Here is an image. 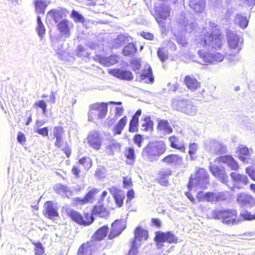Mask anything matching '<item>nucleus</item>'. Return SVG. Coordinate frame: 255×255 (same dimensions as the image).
Returning <instances> with one entry per match:
<instances>
[{
    "mask_svg": "<svg viewBox=\"0 0 255 255\" xmlns=\"http://www.w3.org/2000/svg\"><path fill=\"white\" fill-rule=\"evenodd\" d=\"M224 36L219 33V30L216 28L212 31L209 28L203 27L201 34L198 39H196L197 43L203 47L217 49L220 48L223 44Z\"/></svg>",
    "mask_w": 255,
    "mask_h": 255,
    "instance_id": "f257e3e1",
    "label": "nucleus"
},
{
    "mask_svg": "<svg viewBox=\"0 0 255 255\" xmlns=\"http://www.w3.org/2000/svg\"><path fill=\"white\" fill-rule=\"evenodd\" d=\"M166 149V145L163 141H150L143 148L142 155L150 161H156Z\"/></svg>",
    "mask_w": 255,
    "mask_h": 255,
    "instance_id": "f03ea898",
    "label": "nucleus"
},
{
    "mask_svg": "<svg viewBox=\"0 0 255 255\" xmlns=\"http://www.w3.org/2000/svg\"><path fill=\"white\" fill-rule=\"evenodd\" d=\"M237 211L235 209H215L211 212L212 218L219 220L223 224L231 226L239 222L237 219Z\"/></svg>",
    "mask_w": 255,
    "mask_h": 255,
    "instance_id": "7ed1b4c3",
    "label": "nucleus"
},
{
    "mask_svg": "<svg viewBox=\"0 0 255 255\" xmlns=\"http://www.w3.org/2000/svg\"><path fill=\"white\" fill-rule=\"evenodd\" d=\"M209 175L207 171L204 168H199L194 175H191L188 188L189 190H197L199 189H205L209 184Z\"/></svg>",
    "mask_w": 255,
    "mask_h": 255,
    "instance_id": "20e7f679",
    "label": "nucleus"
},
{
    "mask_svg": "<svg viewBox=\"0 0 255 255\" xmlns=\"http://www.w3.org/2000/svg\"><path fill=\"white\" fill-rule=\"evenodd\" d=\"M172 105L175 110L188 116H193L197 112V107L190 100L174 99L172 102Z\"/></svg>",
    "mask_w": 255,
    "mask_h": 255,
    "instance_id": "39448f33",
    "label": "nucleus"
},
{
    "mask_svg": "<svg viewBox=\"0 0 255 255\" xmlns=\"http://www.w3.org/2000/svg\"><path fill=\"white\" fill-rule=\"evenodd\" d=\"M108 111L107 103H95L90 105L88 113V119L93 121L95 119H104Z\"/></svg>",
    "mask_w": 255,
    "mask_h": 255,
    "instance_id": "423d86ee",
    "label": "nucleus"
},
{
    "mask_svg": "<svg viewBox=\"0 0 255 255\" xmlns=\"http://www.w3.org/2000/svg\"><path fill=\"white\" fill-rule=\"evenodd\" d=\"M198 54L200 58L198 62L202 65L220 62L224 59V55L223 54L220 52H216L213 50L212 52H208L198 51Z\"/></svg>",
    "mask_w": 255,
    "mask_h": 255,
    "instance_id": "0eeeda50",
    "label": "nucleus"
},
{
    "mask_svg": "<svg viewBox=\"0 0 255 255\" xmlns=\"http://www.w3.org/2000/svg\"><path fill=\"white\" fill-rule=\"evenodd\" d=\"M228 45L231 51V55H235L240 51L243 42L241 36L233 32L229 31L227 32Z\"/></svg>",
    "mask_w": 255,
    "mask_h": 255,
    "instance_id": "6e6552de",
    "label": "nucleus"
},
{
    "mask_svg": "<svg viewBox=\"0 0 255 255\" xmlns=\"http://www.w3.org/2000/svg\"><path fill=\"white\" fill-rule=\"evenodd\" d=\"M205 149L212 154L222 153L226 151L223 143L213 139H208L204 142Z\"/></svg>",
    "mask_w": 255,
    "mask_h": 255,
    "instance_id": "1a4fd4ad",
    "label": "nucleus"
},
{
    "mask_svg": "<svg viewBox=\"0 0 255 255\" xmlns=\"http://www.w3.org/2000/svg\"><path fill=\"white\" fill-rule=\"evenodd\" d=\"M170 15V8L168 5L162 4L155 7V18L159 25L165 27L164 20Z\"/></svg>",
    "mask_w": 255,
    "mask_h": 255,
    "instance_id": "9d476101",
    "label": "nucleus"
},
{
    "mask_svg": "<svg viewBox=\"0 0 255 255\" xmlns=\"http://www.w3.org/2000/svg\"><path fill=\"white\" fill-rule=\"evenodd\" d=\"M236 152L239 159L244 163L255 165V158L252 159L250 157L253 153L251 149H249L244 145H240L237 148Z\"/></svg>",
    "mask_w": 255,
    "mask_h": 255,
    "instance_id": "9b49d317",
    "label": "nucleus"
},
{
    "mask_svg": "<svg viewBox=\"0 0 255 255\" xmlns=\"http://www.w3.org/2000/svg\"><path fill=\"white\" fill-rule=\"evenodd\" d=\"M162 161L167 165L177 168L184 165L183 157L179 154H171L166 156Z\"/></svg>",
    "mask_w": 255,
    "mask_h": 255,
    "instance_id": "f8f14e48",
    "label": "nucleus"
},
{
    "mask_svg": "<svg viewBox=\"0 0 255 255\" xmlns=\"http://www.w3.org/2000/svg\"><path fill=\"white\" fill-rule=\"evenodd\" d=\"M230 176L233 182L234 187L242 189L249 183V179L245 174L232 172L230 174Z\"/></svg>",
    "mask_w": 255,
    "mask_h": 255,
    "instance_id": "ddd939ff",
    "label": "nucleus"
},
{
    "mask_svg": "<svg viewBox=\"0 0 255 255\" xmlns=\"http://www.w3.org/2000/svg\"><path fill=\"white\" fill-rule=\"evenodd\" d=\"M155 241L159 245V243L167 242L170 244L176 243L177 242V238L172 233V232H158L156 233L155 237Z\"/></svg>",
    "mask_w": 255,
    "mask_h": 255,
    "instance_id": "4468645a",
    "label": "nucleus"
},
{
    "mask_svg": "<svg viewBox=\"0 0 255 255\" xmlns=\"http://www.w3.org/2000/svg\"><path fill=\"white\" fill-rule=\"evenodd\" d=\"M126 227V221L125 220H117L112 225L111 232L109 235V239H113L119 236Z\"/></svg>",
    "mask_w": 255,
    "mask_h": 255,
    "instance_id": "2eb2a0df",
    "label": "nucleus"
},
{
    "mask_svg": "<svg viewBox=\"0 0 255 255\" xmlns=\"http://www.w3.org/2000/svg\"><path fill=\"white\" fill-rule=\"evenodd\" d=\"M237 202L242 206L251 207L255 204V198L249 194L242 193L237 195Z\"/></svg>",
    "mask_w": 255,
    "mask_h": 255,
    "instance_id": "dca6fc26",
    "label": "nucleus"
},
{
    "mask_svg": "<svg viewBox=\"0 0 255 255\" xmlns=\"http://www.w3.org/2000/svg\"><path fill=\"white\" fill-rule=\"evenodd\" d=\"M66 212L67 215L73 221L80 225L88 226L90 225L94 221L92 217H91L92 219L91 222H86L84 221L82 216L79 212L71 209H67Z\"/></svg>",
    "mask_w": 255,
    "mask_h": 255,
    "instance_id": "f3484780",
    "label": "nucleus"
},
{
    "mask_svg": "<svg viewBox=\"0 0 255 255\" xmlns=\"http://www.w3.org/2000/svg\"><path fill=\"white\" fill-rule=\"evenodd\" d=\"M87 140L89 144L94 149L98 150L100 148L102 141L98 132H91L87 137Z\"/></svg>",
    "mask_w": 255,
    "mask_h": 255,
    "instance_id": "a211bd4d",
    "label": "nucleus"
},
{
    "mask_svg": "<svg viewBox=\"0 0 255 255\" xmlns=\"http://www.w3.org/2000/svg\"><path fill=\"white\" fill-rule=\"evenodd\" d=\"M72 27H73L72 23L66 19L61 20L58 24V30L66 38L69 37L70 30Z\"/></svg>",
    "mask_w": 255,
    "mask_h": 255,
    "instance_id": "6ab92c4d",
    "label": "nucleus"
},
{
    "mask_svg": "<svg viewBox=\"0 0 255 255\" xmlns=\"http://www.w3.org/2000/svg\"><path fill=\"white\" fill-rule=\"evenodd\" d=\"M99 191L96 188L92 189L85 196L84 198L76 197L75 201L77 204L83 205L92 202L94 196L98 193Z\"/></svg>",
    "mask_w": 255,
    "mask_h": 255,
    "instance_id": "aec40b11",
    "label": "nucleus"
},
{
    "mask_svg": "<svg viewBox=\"0 0 255 255\" xmlns=\"http://www.w3.org/2000/svg\"><path fill=\"white\" fill-rule=\"evenodd\" d=\"M138 79L139 81L147 83L153 82L154 78L152 74V70L149 65H145L143 73L139 75Z\"/></svg>",
    "mask_w": 255,
    "mask_h": 255,
    "instance_id": "412c9836",
    "label": "nucleus"
},
{
    "mask_svg": "<svg viewBox=\"0 0 255 255\" xmlns=\"http://www.w3.org/2000/svg\"><path fill=\"white\" fill-rule=\"evenodd\" d=\"M109 72L114 76L122 79L130 80L132 79V74L129 71L115 69L111 70Z\"/></svg>",
    "mask_w": 255,
    "mask_h": 255,
    "instance_id": "4be33fe9",
    "label": "nucleus"
},
{
    "mask_svg": "<svg viewBox=\"0 0 255 255\" xmlns=\"http://www.w3.org/2000/svg\"><path fill=\"white\" fill-rule=\"evenodd\" d=\"M189 5L196 12L201 13L205 8L206 1L205 0H189Z\"/></svg>",
    "mask_w": 255,
    "mask_h": 255,
    "instance_id": "5701e85b",
    "label": "nucleus"
},
{
    "mask_svg": "<svg viewBox=\"0 0 255 255\" xmlns=\"http://www.w3.org/2000/svg\"><path fill=\"white\" fill-rule=\"evenodd\" d=\"M148 238V233L146 230L140 227H137L134 230V237L132 241H135L141 244L142 241L146 240Z\"/></svg>",
    "mask_w": 255,
    "mask_h": 255,
    "instance_id": "b1692460",
    "label": "nucleus"
},
{
    "mask_svg": "<svg viewBox=\"0 0 255 255\" xmlns=\"http://www.w3.org/2000/svg\"><path fill=\"white\" fill-rule=\"evenodd\" d=\"M184 83L189 90L194 91L200 87V83L193 76H186L184 78Z\"/></svg>",
    "mask_w": 255,
    "mask_h": 255,
    "instance_id": "393cba45",
    "label": "nucleus"
},
{
    "mask_svg": "<svg viewBox=\"0 0 255 255\" xmlns=\"http://www.w3.org/2000/svg\"><path fill=\"white\" fill-rule=\"evenodd\" d=\"M221 162L227 164L232 170H237L239 165L231 156L226 155L220 157Z\"/></svg>",
    "mask_w": 255,
    "mask_h": 255,
    "instance_id": "a878e982",
    "label": "nucleus"
},
{
    "mask_svg": "<svg viewBox=\"0 0 255 255\" xmlns=\"http://www.w3.org/2000/svg\"><path fill=\"white\" fill-rule=\"evenodd\" d=\"M44 207L45 208L44 214L46 217L52 219L58 216V213L57 210L53 207L51 202H46L45 203Z\"/></svg>",
    "mask_w": 255,
    "mask_h": 255,
    "instance_id": "bb28decb",
    "label": "nucleus"
},
{
    "mask_svg": "<svg viewBox=\"0 0 255 255\" xmlns=\"http://www.w3.org/2000/svg\"><path fill=\"white\" fill-rule=\"evenodd\" d=\"M210 169L212 173L215 177L221 178L223 183L227 184L228 176L225 174L224 171L221 170L218 167L215 165H211Z\"/></svg>",
    "mask_w": 255,
    "mask_h": 255,
    "instance_id": "cd10ccee",
    "label": "nucleus"
},
{
    "mask_svg": "<svg viewBox=\"0 0 255 255\" xmlns=\"http://www.w3.org/2000/svg\"><path fill=\"white\" fill-rule=\"evenodd\" d=\"M206 201L211 202H217L226 199L225 195L223 193H206L205 196Z\"/></svg>",
    "mask_w": 255,
    "mask_h": 255,
    "instance_id": "c85d7f7f",
    "label": "nucleus"
},
{
    "mask_svg": "<svg viewBox=\"0 0 255 255\" xmlns=\"http://www.w3.org/2000/svg\"><path fill=\"white\" fill-rule=\"evenodd\" d=\"M157 129L159 131L162 132L164 134H170L172 132L171 128L168 122L165 120H162L159 121Z\"/></svg>",
    "mask_w": 255,
    "mask_h": 255,
    "instance_id": "c756f323",
    "label": "nucleus"
},
{
    "mask_svg": "<svg viewBox=\"0 0 255 255\" xmlns=\"http://www.w3.org/2000/svg\"><path fill=\"white\" fill-rule=\"evenodd\" d=\"M109 228L107 226L100 228L91 238L93 241H101L107 235Z\"/></svg>",
    "mask_w": 255,
    "mask_h": 255,
    "instance_id": "7c9ffc66",
    "label": "nucleus"
},
{
    "mask_svg": "<svg viewBox=\"0 0 255 255\" xmlns=\"http://www.w3.org/2000/svg\"><path fill=\"white\" fill-rule=\"evenodd\" d=\"M127 121L128 119L126 116L119 121L118 123L113 128V132L114 135L120 134L122 133V131L126 126Z\"/></svg>",
    "mask_w": 255,
    "mask_h": 255,
    "instance_id": "2f4dec72",
    "label": "nucleus"
},
{
    "mask_svg": "<svg viewBox=\"0 0 255 255\" xmlns=\"http://www.w3.org/2000/svg\"><path fill=\"white\" fill-rule=\"evenodd\" d=\"M91 244L90 242L82 244L79 248L77 255H91Z\"/></svg>",
    "mask_w": 255,
    "mask_h": 255,
    "instance_id": "473e14b6",
    "label": "nucleus"
},
{
    "mask_svg": "<svg viewBox=\"0 0 255 255\" xmlns=\"http://www.w3.org/2000/svg\"><path fill=\"white\" fill-rule=\"evenodd\" d=\"M235 21L236 24H238L243 29L247 27L249 22L247 17L240 14H238L236 15Z\"/></svg>",
    "mask_w": 255,
    "mask_h": 255,
    "instance_id": "72a5a7b5",
    "label": "nucleus"
},
{
    "mask_svg": "<svg viewBox=\"0 0 255 255\" xmlns=\"http://www.w3.org/2000/svg\"><path fill=\"white\" fill-rule=\"evenodd\" d=\"M54 189L57 193L64 194L67 197H69L71 194L68 187L64 185L57 184L54 187Z\"/></svg>",
    "mask_w": 255,
    "mask_h": 255,
    "instance_id": "f704fd0d",
    "label": "nucleus"
},
{
    "mask_svg": "<svg viewBox=\"0 0 255 255\" xmlns=\"http://www.w3.org/2000/svg\"><path fill=\"white\" fill-rule=\"evenodd\" d=\"M120 144L116 141L113 140L107 145L106 151L109 154H113L115 151H120Z\"/></svg>",
    "mask_w": 255,
    "mask_h": 255,
    "instance_id": "c9c22d12",
    "label": "nucleus"
},
{
    "mask_svg": "<svg viewBox=\"0 0 255 255\" xmlns=\"http://www.w3.org/2000/svg\"><path fill=\"white\" fill-rule=\"evenodd\" d=\"M130 37L125 35H119L118 37L113 41L114 45L118 47L123 44H125L130 40Z\"/></svg>",
    "mask_w": 255,
    "mask_h": 255,
    "instance_id": "e433bc0d",
    "label": "nucleus"
},
{
    "mask_svg": "<svg viewBox=\"0 0 255 255\" xmlns=\"http://www.w3.org/2000/svg\"><path fill=\"white\" fill-rule=\"evenodd\" d=\"M118 61V57L116 55H112L107 57H104L101 59V62L106 66L113 65Z\"/></svg>",
    "mask_w": 255,
    "mask_h": 255,
    "instance_id": "4c0bfd02",
    "label": "nucleus"
},
{
    "mask_svg": "<svg viewBox=\"0 0 255 255\" xmlns=\"http://www.w3.org/2000/svg\"><path fill=\"white\" fill-rule=\"evenodd\" d=\"M93 212L94 214L98 215L102 217H105L108 215L105 207L102 204L96 206L93 209Z\"/></svg>",
    "mask_w": 255,
    "mask_h": 255,
    "instance_id": "58836bf2",
    "label": "nucleus"
},
{
    "mask_svg": "<svg viewBox=\"0 0 255 255\" xmlns=\"http://www.w3.org/2000/svg\"><path fill=\"white\" fill-rule=\"evenodd\" d=\"M35 6L37 13H44V10L47 6V3L45 0H35Z\"/></svg>",
    "mask_w": 255,
    "mask_h": 255,
    "instance_id": "ea45409f",
    "label": "nucleus"
},
{
    "mask_svg": "<svg viewBox=\"0 0 255 255\" xmlns=\"http://www.w3.org/2000/svg\"><path fill=\"white\" fill-rule=\"evenodd\" d=\"M130 244V249L127 255H137L138 253V248L140 246L141 244L135 242V241H132Z\"/></svg>",
    "mask_w": 255,
    "mask_h": 255,
    "instance_id": "a19ab883",
    "label": "nucleus"
},
{
    "mask_svg": "<svg viewBox=\"0 0 255 255\" xmlns=\"http://www.w3.org/2000/svg\"><path fill=\"white\" fill-rule=\"evenodd\" d=\"M136 51V48L132 43L128 44V45L125 46L123 50V53L125 56L132 55Z\"/></svg>",
    "mask_w": 255,
    "mask_h": 255,
    "instance_id": "79ce46f5",
    "label": "nucleus"
},
{
    "mask_svg": "<svg viewBox=\"0 0 255 255\" xmlns=\"http://www.w3.org/2000/svg\"><path fill=\"white\" fill-rule=\"evenodd\" d=\"M37 27L36 28V30L38 33V35L40 37L42 38L45 33V27L41 20L40 17L39 16H37Z\"/></svg>",
    "mask_w": 255,
    "mask_h": 255,
    "instance_id": "37998d69",
    "label": "nucleus"
},
{
    "mask_svg": "<svg viewBox=\"0 0 255 255\" xmlns=\"http://www.w3.org/2000/svg\"><path fill=\"white\" fill-rule=\"evenodd\" d=\"M170 142V146L174 148L179 149L181 151H184L185 147L183 145H178V138L175 136H171L169 137Z\"/></svg>",
    "mask_w": 255,
    "mask_h": 255,
    "instance_id": "c03bdc74",
    "label": "nucleus"
},
{
    "mask_svg": "<svg viewBox=\"0 0 255 255\" xmlns=\"http://www.w3.org/2000/svg\"><path fill=\"white\" fill-rule=\"evenodd\" d=\"M152 122L149 117H145L141 124V129L143 130H148L152 127Z\"/></svg>",
    "mask_w": 255,
    "mask_h": 255,
    "instance_id": "a18cd8bd",
    "label": "nucleus"
},
{
    "mask_svg": "<svg viewBox=\"0 0 255 255\" xmlns=\"http://www.w3.org/2000/svg\"><path fill=\"white\" fill-rule=\"evenodd\" d=\"M184 26L187 32H191V31L196 28V23L193 22L192 20H189L186 19L184 21Z\"/></svg>",
    "mask_w": 255,
    "mask_h": 255,
    "instance_id": "49530a36",
    "label": "nucleus"
},
{
    "mask_svg": "<svg viewBox=\"0 0 255 255\" xmlns=\"http://www.w3.org/2000/svg\"><path fill=\"white\" fill-rule=\"evenodd\" d=\"M79 163L83 165L85 169H89L92 165V160L89 157H83L79 160Z\"/></svg>",
    "mask_w": 255,
    "mask_h": 255,
    "instance_id": "de8ad7c7",
    "label": "nucleus"
},
{
    "mask_svg": "<svg viewBox=\"0 0 255 255\" xmlns=\"http://www.w3.org/2000/svg\"><path fill=\"white\" fill-rule=\"evenodd\" d=\"M32 244L35 247V251L36 255H42L44 254V248L40 242H32Z\"/></svg>",
    "mask_w": 255,
    "mask_h": 255,
    "instance_id": "09e8293b",
    "label": "nucleus"
},
{
    "mask_svg": "<svg viewBox=\"0 0 255 255\" xmlns=\"http://www.w3.org/2000/svg\"><path fill=\"white\" fill-rule=\"evenodd\" d=\"M138 120H136L135 118H132L129 122V131L135 132L137 130V125Z\"/></svg>",
    "mask_w": 255,
    "mask_h": 255,
    "instance_id": "8fccbe9b",
    "label": "nucleus"
},
{
    "mask_svg": "<svg viewBox=\"0 0 255 255\" xmlns=\"http://www.w3.org/2000/svg\"><path fill=\"white\" fill-rule=\"evenodd\" d=\"M48 15L53 18L55 22H58V21L61 18V13L57 10H52L48 12Z\"/></svg>",
    "mask_w": 255,
    "mask_h": 255,
    "instance_id": "3c124183",
    "label": "nucleus"
},
{
    "mask_svg": "<svg viewBox=\"0 0 255 255\" xmlns=\"http://www.w3.org/2000/svg\"><path fill=\"white\" fill-rule=\"evenodd\" d=\"M71 16L76 22H84V17L77 11L73 10L71 13Z\"/></svg>",
    "mask_w": 255,
    "mask_h": 255,
    "instance_id": "603ef678",
    "label": "nucleus"
},
{
    "mask_svg": "<svg viewBox=\"0 0 255 255\" xmlns=\"http://www.w3.org/2000/svg\"><path fill=\"white\" fill-rule=\"evenodd\" d=\"M157 55L162 62L164 61L168 58L167 52L162 48H159L157 51Z\"/></svg>",
    "mask_w": 255,
    "mask_h": 255,
    "instance_id": "864d4df0",
    "label": "nucleus"
},
{
    "mask_svg": "<svg viewBox=\"0 0 255 255\" xmlns=\"http://www.w3.org/2000/svg\"><path fill=\"white\" fill-rule=\"evenodd\" d=\"M241 216L247 220H255V214H252L247 210H243L241 213Z\"/></svg>",
    "mask_w": 255,
    "mask_h": 255,
    "instance_id": "5fc2aeb1",
    "label": "nucleus"
},
{
    "mask_svg": "<svg viewBox=\"0 0 255 255\" xmlns=\"http://www.w3.org/2000/svg\"><path fill=\"white\" fill-rule=\"evenodd\" d=\"M116 204L118 207H121L123 204L124 199L125 198V194L124 193L121 192L114 197Z\"/></svg>",
    "mask_w": 255,
    "mask_h": 255,
    "instance_id": "6e6d98bb",
    "label": "nucleus"
},
{
    "mask_svg": "<svg viewBox=\"0 0 255 255\" xmlns=\"http://www.w3.org/2000/svg\"><path fill=\"white\" fill-rule=\"evenodd\" d=\"M171 170L170 169H162L158 173V177L160 178L165 179L171 174Z\"/></svg>",
    "mask_w": 255,
    "mask_h": 255,
    "instance_id": "4d7b16f0",
    "label": "nucleus"
},
{
    "mask_svg": "<svg viewBox=\"0 0 255 255\" xmlns=\"http://www.w3.org/2000/svg\"><path fill=\"white\" fill-rule=\"evenodd\" d=\"M55 144L56 146L61 148L62 150H63L64 148L66 149V147L67 146V143L64 142L63 141L62 137L56 138V141Z\"/></svg>",
    "mask_w": 255,
    "mask_h": 255,
    "instance_id": "13d9d810",
    "label": "nucleus"
},
{
    "mask_svg": "<svg viewBox=\"0 0 255 255\" xmlns=\"http://www.w3.org/2000/svg\"><path fill=\"white\" fill-rule=\"evenodd\" d=\"M127 158L129 161H127L128 164H131L134 159V153L133 148H130L128 149V152L126 153Z\"/></svg>",
    "mask_w": 255,
    "mask_h": 255,
    "instance_id": "bf43d9fd",
    "label": "nucleus"
},
{
    "mask_svg": "<svg viewBox=\"0 0 255 255\" xmlns=\"http://www.w3.org/2000/svg\"><path fill=\"white\" fill-rule=\"evenodd\" d=\"M246 173L254 181H255V170L253 166H251L246 168Z\"/></svg>",
    "mask_w": 255,
    "mask_h": 255,
    "instance_id": "052dcab7",
    "label": "nucleus"
},
{
    "mask_svg": "<svg viewBox=\"0 0 255 255\" xmlns=\"http://www.w3.org/2000/svg\"><path fill=\"white\" fill-rule=\"evenodd\" d=\"M63 129L60 127H55L53 130V135L55 138L62 137Z\"/></svg>",
    "mask_w": 255,
    "mask_h": 255,
    "instance_id": "680f3d73",
    "label": "nucleus"
},
{
    "mask_svg": "<svg viewBox=\"0 0 255 255\" xmlns=\"http://www.w3.org/2000/svg\"><path fill=\"white\" fill-rule=\"evenodd\" d=\"M34 106H37L40 108L42 110L43 114H44L46 113L47 104L44 101L40 100L36 102L34 104Z\"/></svg>",
    "mask_w": 255,
    "mask_h": 255,
    "instance_id": "e2e57ef3",
    "label": "nucleus"
},
{
    "mask_svg": "<svg viewBox=\"0 0 255 255\" xmlns=\"http://www.w3.org/2000/svg\"><path fill=\"white\" fill-rule=\"evenodd\" d=\"M198 147V144L196 143H192L189 145V154L191 157L193 155L196 153Z\"/></svg>",
    "mask_w": 255,
    "mask_h": 255,
    "instance_id": "0e129e2a",
    "label": "nucleus"
},
{
    "mask_svg": "<svg viewBox=\"0 0 255 255\" xmlns=\"http://www.w3.org/2000/svg\"><path fill=\"white\" fill-rule=\"evenodd\" d=\"M143 139L141 136L139 134H137L134 136V143L137 145L138 147L141 146V142Z\"/></svg>",
    "mask_w": 255,
    "mask_h": 255,
    "instance_id": "69168bd1",
    "label": "nucleus"
},
{
    "mask_svg": "<svg viewBox=\"0 0 255 255\" xmlns=\"http://www.w3.org/2000/svg\"><path fill=\"white\" fill-rule=\"evenodd\" d=\"M36 132H37L39 134L44 136H48V130L47 128H42L37 129L36 130Z\"/></svg>",
    "mask_w": 255,
    "mask_h": 255,
    "instance_id": "338daca9",
    "label": "nucleus"
},
{
    "mask_svg": "<svg viewBox=\"0 0 255 255\" xmlns=\"http://www.w3.org/2000/svg\"><path fill=\"white\" fill-rule=\"evenodd\" d=\"M140 35L145 39L148 40H152L154 38V36L152 34L146 32H142L140 33Z\"/></svg>",
    "mask_w": 255,
    "mask_h": 255,
    "instance_id": "774afa93",
    "label": "nucleus"
}]
</instances>
